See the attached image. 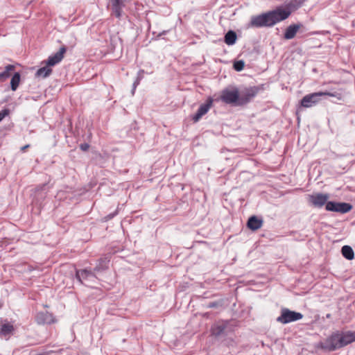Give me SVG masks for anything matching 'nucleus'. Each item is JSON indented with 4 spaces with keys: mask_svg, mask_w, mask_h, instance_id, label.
Returning <instances> with one entry per match:
<instances>
[{
    "mask_svg": "<svg viewBox=\"0 0 355 355\" xmlns=\"http://www.w3.org/2000/svg\"><path fill=\"white\" fill-rule=\"evenodd\" d=\"M52 73V69L50 66L46 65L39 69L36 72V76L45 78L50 76Z\"/></svg>",
    "mask_w": 355,
    "mask_h": 355,
    "instance_id": "aec40b11",
    "label": "nucleus"
},
{
    "mask_svg": "<svg viewBox=\"0 0 355 355\" xmlns=\"http://www.w3.org/2000/svg\"><path fill=\"white\" fill-rule=\"evenodd\" d=\"M325 209L329 211L345 214L352 210V205L347 202H336L334 201H329L325 206Z\"/></svg>",
    "mask_w": 355,
    "mask_h": 355,
    "instance_id": "0eeeda50",
    "label": "nucleus"
},
{
    "mask_svg": "<svg viewBox=\"0 0 355 355\" xmlns=\"http://www.w3.org/2000/svg\"><path fill=\"white\" fill-rule=\"evenodd\" d=\"M66 51L67 48L64 46H62L59 51L49 57L48 60L45 62L46 64L50 67H53L58 64L63 59Z\"/></svg>",
    "mask_w": 355,
    "mask_h": 355,
    "instance_id": "9b49d317",
    "label": "nucleus"
},
{
    "mask_svg": "<svg viewBox=\"0 0 355 355\" xmlns=\"http://www.w3.org/2000/svg\"><path fill=\"white\" fill-rule=\"evenodd\" d=\"M8 112H9L8 110H4L0 112V121H1L3 119V118L8 114Z\"/></svg>",
    "mask_w": 355,
    "mask_h": 355,
    "instance_id": "bb28decb",
    "label": "nucleus"
},
{
    "mask_svg": "<svg viewBox=\"0 0 355 355\" xmlns=\"http://www.w3.org/2000/svg\"><path fill=\"white\" fill-rule=\"evenodd\" d=\"M108 263L109 260L107 258L101 259L94 269V272H98L106 270L108 268Z\"/></svg>",
    "mask_w": 355,
    "mask_h": 355,
    "instance_id": "412c9836",
    "label": "nucleus"
},
{
    "mask_svg": "<svg viewBox=\"0 0 355 355\" xmlns=\"http://www.w3.org/2000/svg\"><path fill=\"white\" fill-rule=\"evenodd\" d=\"M19 82H20V73L17 72L12 76L11 80H10V87H11V89L12 91H15L17 89Z\"/></svg>",
    "mask_w": 355,
    "mask_h": 355,
    "instance_id": "4be33fe9",
    "label": "nucleus"
},
{
    "mask_svg": "<svg viewBox=\"0 0 355 355\" xmlns=\"http://www.w3.org/2000/svg\"><path fill=\"white\" fill-rule=\"evenodd\" d=\"M144 73V70H140L138 73V77L137 80L134 82L132 85V94H134L135 91L136 89L137 86L139 84L140 80L142 78L141 73Z\"/></svg>",
    "mask_w": 355,
    "mask_h": 355,
    "instance_id": "393cba45",
    "label": "nucleus"
},
{
    "mask_svg": "<svg viewBox=\"0 0 355 355\" xmlns=\"http://www.w3.org/2000/svg\"><path fill=\"white\" fill-rule=\"evenodd\" d=\"M355 341V335L352 333L345 334H334L324 342L320 343L322 349L327 351H334Z\"/></svg>",
    "mask_w": 355,
    "mask_h": 355,
    "instance_id": "f03ea898",
    "label": "nucleus"
},
{
    "mask_svg": "<svg viewBox=\"0 0 355 355\" xmlns=\"http://www.w3.org/2000/svg\"><path fill=\"white\" fill-rule=\"evenodd\" d=\"M259 89L257 87L245 88L239 92V102L238 105H243L249 103L257 94Z\"/></svg>",
    "mask_w": 355,
    "mask_h": 355,
    "instance_id": "6e6552de",
    "label": "nucleus"
},
{
    "mask_svg": "<svg viewBox=\"0 0 355 355\" xmlns=\"http://www.w3.org/2000/svg\"><path fill=\"white\" fill-rule=\"evenodd\" d=\"M95 273L87 269L77 270L76 277L81 284L92 287L97 279Z\"/></svg>",
    "mask_w": 355,
    "mask_h": 355,
    "instance_id": "20e7f679",
    "label": "nucleus"
},
{
    "mask_svg": "<svg viewBox=\"0 0 355 355\" xmlns=\"http://www.w3.org/2000/svg\"><path fill=\"white\" fill-rule=\"evenodd\" d=\"M328 193H318L309 196V202L315 207L320 208L329 202Z\"/></svg>",
    "mask_w": 355,
    "mask_h": 355,
    "instance_id": "1a4fd4ad",
    "label": "nucleus"
},
{
    "mask_svg": "<svg viewBox=\"0 0 355 355\" xmlns=\"http://www.w3.org/2000/svg\"><path fill=\"white\" fill-rule=\"evenodd\" d=\"M36 320L38 324H51L55 321L53 314L48 311L38 313Z\"/></svg>",
    "mask_w": 355,
    "mask_h": 355,
    "instance_id": "4468645a",
    "label": "nucleus"
},
{
    "mask_svg": "<svg viewBox=\"0 0 355 355\" xmlns=\"http://www.w3.org/2000/svg\"><path fill=\"white\" fill-rule=\"evenodd\" d=\"M303 315L301 313L291 311L284 308L281 311V315L277 318V321L282 324H287L301 320Z\"/></svg>",
    "mask_w": 355,
    "mask_h": 355,
    "instance_id": "39448f33",
    "label": "nucleus"
},
{
    "mask_svg": "<svg viewBox=\"0 0 355 355\" xmlns=\"http://www.w3.org/2000/svg\"><path fill=\"white\" fill-rule=\"evenodd\" d=\"M228 324V321H220L214 324L211 329V335L216 337L223 335Z\"/></svg>",
    "mask_w": 355,
    "mask_h": 355,
    "instance_id": "ddd939ff",
    "label": "nucleus"
},
{
    "mask_svg": "<svg viewBox=\"0 0 355 355\" xmlns=\"http://www.w3.org/2000/svg\"><path fill=\"white\" fill-rule=\"evenodd\" d=\"M245 63L243 60H238L234 63V69L237 71H241L243 69Z\"/></svg>",
    "mask_w": 355,
    "mask_h": 355,
    "instance_id": "b1692460",
    "label": "nucleus"
},
{
    "mask_svg": "<svg viewBox=\"0 0 355 355\" xmlns=\"http://www.w3.org/2000/svg\"><path fill=\"white\" fill-rule=\"evenodd\" d=\"M263 225V220L256 216H252L249 218L247 225L251 230H257L261 227Z\"/></svg>",
    "mask_w": 355,
    "mask_h": 355,
    "instance_id": "dca6fc26",
    "label": "nucleus"
},
{
    "mask_svg": "<svg viewBox=\"0 0 355 355\" xmlns=\"http://www.w3.org/2000/svg\"><path fill=\"white\" fill-rule=\"evenodd\" d=\"M13 325L8 322H6L1 324L0 327V334L1 336L4 337L9 336L13 332Z\"/></svg>",
    "mask_w": 355,
    "mask_h": 355,
    "instance_id": "f3484780",
    "label": "nucleus"
},
{
    "mask_svg": "<svg viewBox=\"0 0 355 355\" xmlns=\"http://www.w3.org/2000/svg\"><path fill=\"white\" fill-rule=\"evenodd\" d=\"M167 32H168V31H164L162 33H159L157 37H160L161 35H165Z\"/></svg>",
    "mask_w": 355,
    "mask_h": 355,
    "instance_id": "2f4dec72",
    "label": "nucleus"
},
{
    "mask_svg": "<svg viewBox=\"0 0 355 355\" xmlns=\"http://www.w3.org/2000/svg\"><path fill=\"white\" fill-rule=\"evenodd\" d=\"M117 214V211H116L115 212H114L113 214H110L109 215H107L105 218V220H110L112 219L113 217H114Z\"/></svg>",
    "mask_w": 355,
    "mask_h": 355,
    "instance_id": "c85d7f7f",
    "label": "nucleus"
},
{
    "mask_svg": "<svg viewBox=\"0 0 355 355\" xmlns=\"http://www.w3.org/2000/svg\"><path fill=\"white\" fill-rule=\"evenodd\" d=\"M322 96H329L337 98L338 100L342 99V94L338 92H319L304 96L300 102L301 106L304 107H311L315 105L320 100Z\"/></svg>",
    "mask_w": 355,
    "mask_h": 355,
    "instance_id": "7ed1b4c3",
    "label": "nucleus"
},
{
    "mask_svg": "<svg viewBox=\"0 0 355 355\" xmlns=\"http://www.w3.org/2000/svg\"><path fill=\"white\" fill-rule=\"evenodd\" d=\"M327 318H330V314H327Z\"/></svg>",
    "mask_w": 355,
    "mask_h": 355,
    "instance_id": "473e14b6",
    "label": "nucleus"
},
{
    "mask_svg": "<svg viewBox=\"0 0 355 355\" xmlns=\"http://www.w3.org/2000/svg\"><path fill=\"white\" fill-rule=\"evenodd\" d=\"M302 26V24H294L288 26L284 33V38L286 40L293 39Z\"/></svg>",
    "mask_w": 355,
    "mask_h": 355,
    "instance_id": "2eb2a0df",
    "label": "nucleus"
},
{
    "mask_svg": "<svg viewBox=\"0 0 355 355\" xmlns=\"http://www.w3.org/2000/svg\"><path fill=\"white\" fill-rule=\"evenodd\" d=\"M220 99L227 104L235 103L238 105V102H239V91L237 88H234L233 89H225L221 92Z\"/></svg>",
    "mask_w": 355,
    "mask_h": 355,
    "instance_id": "423d86ee",
    "label": "nucleus"
},
{
    "mask_svg": "<svg viewBox=\"0 0 355 355\" xmlns=\"http://www.w3.org/2000/svg\"><path fill=\"white\" fill-rule=\"evenodd\" d=\"M213 104V99L209 97L207 99L206 103L200 105L197 112L193 116V120L194 122L198 121L202 116L208 112L211 107Z\"/></svg>",
    "mask_w": 355,
    "mask_h": 355,
    "instance_id": "9d476101",
    "label": "nucleus"
},
{
    "mask_svg": "<svg viewBox=\"0 0 355 355\" xmlns=\"http://www.w3.org/2000/svg\"><path fill=\"white\" fill-rule=\"evenodd\" d=\"M46 184H42L41 186H39L36 188V192H39L40 191L45 190Z\"/></svg>",
    "mask_w": 355,
    "mask_h": 355,
    "instance_id": "c756f323",
    "label": "nucleus"
},
{
    "mask_svg": "<svg viewBox=\"0 0 355 355\" xmlns=\"http://www.w3.org/2000/svg\"><path fill=\"white\" fill-rule=\"evenodd\" d=\"M236 34L233 31H229L225 35L224 37V41L227 45H233L235 44L236 41Z\"/></svg>",
    "mask_w": 355,
    "mask_h": 355,
    "instance_id": "a211bd4d",
    "label": "nucleus"
},
{
    "mask_svg": "<svg viewBox=\"0 0 355 355\" xmlns=\"http://www.w3.org/2000/svg\"><path fill=\"white\" fill-rule=\"evenodd\" d=\"M222 304L220 302H210L207 304V308H218L219 306H220Z\"/></svg>",
    "mask_w": 355,
    "mask_h": 355,
    "instance_id": "a878e982",
    "label": "nucleus"
},
{
    "mask_svg": "<svg viewBox=\"0 0 355 355\" xmlns=\"http://www.w3.org/2000/svg\"><path fill=\"white\" fill-rule=\"evenodd\" d=\"M89 145L87 143H83L80 145V148L83 151H87L89 149Z\"/></svg>",
    "mask_w": 355,
    "mask_h": 355,
    "instance_id": "cd10ccee",
    "label": "nucleus"
},
{
    "mask_svg": "<svg viewBox=\"0 0 355 355\" xmlns=\"http://www.w3.org/2000/svg\"><path fill=\"white\" fill-rule=\"evenodd\" d=\"M15 69V66L12 64H8L6 67L5 71L0 73V80H4L7 79L10 76V72Z\"/></svg>",
    "mask_w": 355,
    "mask_h": 355,
    "instance_id": "5701e85b",
    "label": "nucleus"
},
{
    "mask_svg": "<svg viewBox=\"0 0 355 355\" xmlns=\"http://www.w3.org/2000/svg\"><path fill=\"white\" fill-rule=\"evenodd\" d=\"M112 7V12L117 18H120L122 15V10L125 6L126 3L130 0H110Z\"/></svg>",
    "mask_w": 355,
    "mask_h": 355,
    "instance_id": "f8f14e48",
    "label": "nucleus"
},
{
    "mask_svg": "<svg viewBox=\"0 0 355 355\" xmlns=\"http://www.w3.org/2000/svg\"><path fill=\"white\" fill-rule=\"evenodd\" d=\"M341 252L343 256L348 260H352L354 257V250L349 245H344L341 249Z\"/></svg>",
    "mask_w": 355,
    "mask_h": 355,
    "instance_id": "6ab92c4d",
    "label": "nucleus"
},
{
    "mask_svg": "<svg viewBox=\"0 0 355 355\" xmlns=\"http://www.w3.org/2000/svg\"><path fill=\"white\" fill-rule=\"evenodd\" d=\"M290 15L291 10L277 7L275 10L252 16L248 26L257 28L272 27L277 23L287 19Z\"/></svg>",
    "mask_w": 355,
    "mask_h": 355,
    "instance_id": "f257e3e1",
    "label": "nucleus"
},
{
    "mask_svg": "<svg viewBox=\"0 0 355 355\" xmlns=\"http://www.w3.org/2000/svg\"><path fill=\"white\" fill-rule=\"evenodd\" d=\"M29 146H30V145H29V144H27V145H26V146H22V147L21 148V151H24L26 148H29Z\"/></svg>",
    "mask_w": 355,
    "mask_h": 355,
    "instance_id": "7c9ffc66",
    "label": "nucleus"
}]
</instances>
